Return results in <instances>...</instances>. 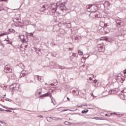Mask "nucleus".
Instances as JSON below:
<instances>
[{"mask_svg": "<svg viewBox=\"0 0 126 126\" xmlns=\"http://www.w3.org/2000/svg\"><path fill=\"white\" fill-rule=\"evenodd\" d=\"M56 5L57 7H60V9L63 12L66 10V7H65V6H64V3H62L60 1L57 2L56 3Z\"/></svg>", "mask_w": 126, "mask_h": 126, "instance_id": "f257e3e1", "label": "nucleus"}, {"mask_svg": "<svg viewBox=\"0 0 126 126\" xmlns=\"http://www.w3.org/2000/svg\"><path fill=\"white\" fill-rule=\"evenodd\" d=\"M59 28L60 27L58 25H55L53 26V29H55V31H58V30H59L60 35H64L65 33L64 30L63 29H60Z\"/></svg>", "mask_w": 126, "mask_h": 126, "instance_id": "f03ea898", "label": "nucleus"}, {"mask_svg": "<svg viewBox=\"0 0 126 126\" xmlns=\"http://www.w3.org/2000/svg\"><path fill=\"white\" fill-rule=\"evenodd\" d=\"M115 22L116 23V26H118V27H122V26H124L125 23H124V21L121 20L120 18H118L116 19H115Z\"/></svg>", "mask_w": 126, "mask_h": 126, "instance_id": "7ed1b4c3", "label": "nucleus"}, {"mask_svg": "<svg viewBox=\"0 0 126 126\" xmlns=\"http://www.w3.org/2000/svg\"><path fill=\"white\" fill-rule=\"evenodd\" d=\"M97 10H98V6H97V5H91V9H90V11L91 12H96V11H97Z\"/></svg>", "mask_w": 126, "mask_h": 126, "instance_id": "20e7f679", "label": "nucleus"}, {"mask_svg": "<svg viewBox=\"0 0 126 126\" xmlns=\"http://www.w3.org/2000/svg\"><path fill=\"white\" fill-rule=\"evenodd\" d=\"M13 90H19V84L14 83L10 86Z\"/></svg>", "mask_w": 126, "mask_h": 126, "instance_id": "39448f33", "label": "nucleus"}, {"mask_svg": "<svg viewBox=\"0 0 126 126\" xmlns=\"http://www.w3.org/2000/svg\"><path fill=\"white\" fill-rule=\"evenodd\" d=\"M4 71V72L7 73H8L9 72H10L11 73L12 70H11V69H10V68L9 67V65H6L5 66Z\"/></svg>", "mask_w": 126, "mask_h": 126, "instance_id": "423d86ee", "label": "nucleus"}, {"mask_svg": "<svg viewBox=\"0 0 126 126\" xmlns=\"http://www.w3.org/2000/svg\"><path fill=\"white\" fill-rule=\"evenodd\" d=\"M19 38H20L21 40H22L23 43H24L25 42H27V41H28V40H27V36H24V35H19Z\"/></svg>", "mask_w": 126, "mask_h": 126, "instance_id": "0eeeda50", "label": "nucleus"}, {"mask_svg": "<svg viewBox=\"0 0 126 126\" xmlns=\"http://www.w3.org/2000/svg\"><path fill=\"white\" fill-rule=\"evenodd\" d=\"M48 8H49V6H48V5H43L40 9V12L45 11L46 9H48Z\"/></svg>", "mask_w": 126, "mask_h": 126, "instance_id": "6e6552de", "label": "nucleus"}, {"mask_svg": "<svg viewBox=\"0 0 126 126\" xmlns=\"http://www.w3.org/2000/svg\"><path fill=\"white\" fill-rule=\"evenodd\" d=\"M97 48L99 52H104L105 51V47L101 44H98L97 45Z\"/></svg>", "mask_w": 126, "mask_h": 126, "instance_id": "1a4fd4ad", "label": "nucleus"}, {"mask_svg": "<svg viewBox=\"0 0 126 126\" xmlns=\"http://www.w3.org/2000/svg\"><path fill=\"white\" fill-rule=\"evenodd\" d=\"M93 18H94V17H96L97 18H99L101 17V15H100V13H99L98 12H95L94 15H93Z\"/></svg>", "mask_w": 126, "mask_h": 126, "instance_id": "9d476101", "label": "nucleus"}, {"mask_svg": "<svg viewBox=\"0 0 126 126\" xmlns=\"http://www.w3.org/2000/svg\"><path fill=\"white\" fill-rule=\"evenodd\" d=\"M27 75V73H26V71L23 69V70L21 71V73L20 75V77L21 78V77H23V76H25V75Z\"/></svg>", "mask_w": 126, "mask_h": 126, "instance_id": "9b49d317", "label": "nucleus"}, {"mask_svg": "<svg viewBox=\"0 0 126 126\" xmlns=\"http://www.w3.org/2000/svg\"><path fill=\"white\" fill-rule=\"evenodd\" d=\"M49 96H51V94L50 93H47L46 94L40 95V98H41V99H44V98H43V97H48Z\"/></svg>", "mask_w": 126, "mask_h": 126, "instance_id": "f8f14e48", "label": "nucleus"}, {"mask_svg": "<svg viewBox=\"0 0 126 126\" xmlns=\"http://www.w3.org/2000/svg\"><path fill=\"white\" fill-rule=\"evenodd\" d=\"M27 47H28V46L27 45H24V44H22L20 47V50H21L22 51H25V50H26Z\"/></svg>", "mask_w": 126, "mask_h": 126, "instance_id": "ddd939ff", "label": "nucleus"}, {"mask_svg": "<svg viewBox=\"0 0 126 126\" xmlns=\"http://www.w3.org/2000/svg\"><path fill=\"white\" fill-rule=\"evenodd\" d=\"M100 41H106V42H109L110 39H109V37H103L100 39Z\"/></svg>", "mask_w": 126, "mask_h": 126, "instance_id": "4468645a", "label": "nucleus"}, {"mask_svg": "<svg viewBox=\"0 0 126 126\" xmlns=\"http://www.w3.org/2000/svg\"><path fill=\"white\" fill-rule=\"evenodd\" d=\"M48 122H50L51 120H53V121H58V118L57 117H49L47 119Z\"/></svg>", "mask_w": 126, "mask_h": 126, "instance_id": "2eb2a0df", "label": "nucleus"}, {"mask_svg": "<svg viewBox=\"0 0 126 126\" xmlns=\"http://www.w3.org/2000/svg\"><path fill=\"white\" fill-rule=\"evenodd\" d=\"M104 31L105 34H108V33H110V29L108 28V27H106L104 28Z\"/></svg>", "mask_w": 126, "mask_h": 126, "instance_id": "dca6fc26", "label": "nucleus"}, {"mask_svg": "<svg viewBox=\"0 0 126 126\" xmlns=\"http://www.w3.org/2000/svg\"><path fill=\"white\" fill-rule=\"evenodd\" d=\"M18 66L19 67V69H24L25 68L24 65L22 63L18 64Z\"/></svg>", "mask_w": 126, "mask_h": 126, "instance_id": "f3484780", "label": "nucleus"}, {"mask_svg": "<svg viewBox=\"0 0 126 126\" xmlns=\"http://www.w3.org/2000/svg\"><path fill=\"white\" fill-rule=\"evenodd\" d=\"M0 126H6V123L4 122L0 121Z\"/></svg>", "mask_w": 126, "mask_h": 126, "instance_id": "a211bd4d", "label": "nucleus"}, {"mask_svg": "<svg viewBox=\"0 0 126 126\" xmlns=\"http://www.w3.org/2000/svg\"><path fill=\"white\" fill-rule=\"evenodd\" d=\"M86 8L87 9V11L89 12H91V11H90V10L91 9V5H87L86 6Z\"/></svg>", "mask_w": 126, "mask_h": 126, "instance_id": "6ab92c4d", "label": "nucleus"}, {"mask_svg": "<svg viewBox=\"0 0 126 126\" xmlns=\"http://www.w3.org/2000/svg\"><path fill=\"white\" fill-rule=\"evenodd\" d=\"M120 97L121 98V99H122L123 100H125V99L126 98V97H125L124 94H120Z\"/></svg>", "mask_w": 126, "mask_h": 126, "instance_id": "aec40b11", "label": "nucleus"}, {"mask_svg": "<svg viewBox=\"0 0 126 126\" xmlns=\"http://www.w3.org/2000/svg\"><path fill=\"white\" fill-rule=\"evenodd\" d=\"M58 111H59L60 112H65V111H68V109H66V110H63V109L62 108H59L58 109Z\"/></svg>", "mask_w": 126, "mask_h": 126, "instance_id": "412c9836", "label": "nucleus"}, {"mask_svg": "<svg viewBox=\"0 0 126 126\" xmlns=\"http://www.w3.org/2000/svg\"><path fill=\"white\" fill-rule=\"evenodd\" d=\"M9 32H10V33H15V30H14L13 29H9Z\"/></svg>", "mask_w": 126, "mask_h": 126, "instance_id": "4be33fe9", "label": "nucleus"}, {"mask_svg": "<svg viewBox=\"0 0 126 126\" xmlns=\"http://www.w3.org/2000/svg\"><path fill=\"white\" fill-rule=\"evenodd\" d=\"M81 38V36H79L78 35H76V36H75V40H79Z\"/></svg>", "mask_w": 126, "mask_h": 126, "instance_id": "5701e85b", "label": "nucleus"}, {"mask_svg": "<svg viewBox=\"0 0 126 126\" xmlns=\"http://www.w3.org/2000/svg\"><path fill=\"white\" fill-rule=\"evenodd\" d=\"M88 113V110H83V111H82V114H86V113Z\"/></svg>", "mask_w": 126, "mask_h": 126, "instance_id": "b1692460", "label": "nucleus"}, {"mask_svg": "<svg viewBox=\"0 0 126 126\" xmlns=\"http://www.w3.org/2000/svg\"><path fill=\"white\" fill-rule=\"evenodd\" d=\"M78 54H79V55H80V56H83V52H82L80 50L78 51Z\"/></svg>", "mask_w": 126, "mask_h": 126, "instance_id": "393cba45", "label": "nucleus"}, {"mask_svg": "<svg viewBox=\"0 0 126 126\" xmlns=\"http://www.w3.org/2000/svg\"><path fill=\"white\" fill-rule=\"evenodd\" d=\"M41 89H39L36 92V94H38V95H40V94H41Z\"/></svg>", "mask_w": 126, "mask_h": 126, "instance_id": "a878e982", "label": "nucleus"}, {"mask_svg": "<svg viewBox=\"0 0 126 126\" xmlns=\"http://www.w3.org/2000/svg\"><path fill=\"white\" fill-rule=\"evenodd\" d=\"M64 125H66V126H69L70 124L69 122H67V121H65L64 123Z\"/></svg>", "mask_w": 126, "mask_h": 126, "instance_id": "bb28decb", "label": "nucleus"}, {"mask_svg": "<svg viewBox=\"0 0 126 126\" xmlns=\"http://www.w3.org/2000/svg\"><path fill=\"white\" fill-rule=\"evenodd\" d=\"M3 108H5V109H7L8 110H13V108H8L7 107L4 106H3Z\"/></svg>", "mask_w": 126, "mask_h": 126, "instance_id": "cd10ccee", "label": "nucleus"}, {"mask_svg": "<svg viewBox=\"0 0 126 126\" xmlns=\"http://www.w3.org/2000/svg\"><path fill=\"white\" fill-rule=\"evenodd\" d=\"M59 68H60V69H64V68H65V67L60 65Z\"/></svg>", "mask_w": 126, "mask_h": 126, "instance_id": "c85d7f7f", "label": "nucleus"}, {"mask_svg": "<svg viewBox=\"0 0 126 126\" xmlns=\"http://www.w3.org/2000/svg\"><path fill=\"white\" fill-rule=\"evenodd\" d=\"M5 35H6V33H3L1 34H0V37H1L2 36H5Z\"/></svg>", "mask_w": 126, "mask_h": 126, "instance_id": "c756f323", "label": "nucleus"}, {"mask_svg": "<svg viewBox=\"0 0 126 126\" xmlns=\"http://www.w3.org/2000/svg\"><path fill=\"white\" fill-rule=\"evenodd\" d=\"M38 80H39V81H41V82H42V81H43V79H42L41 77H38Z\"/></svg>", "mask_w": 126, "mask_h": 126, "instance_id": "7c9ffc66", "label": "nucleus"}, {"mask_svg": "<svg viewBox=\"0 0 126 126\" xmlns=\"http://www.w3.org/2000/svg\"><path fill=\"white\" fill-rule=\"evenodd\" d=\"M0 1H4L5 2H6L7 3V2H8V0H0Z\"/></svg>", "mask_w": 126, "mask_h": 126, "instance_id": "2f4dec72", "label": "nucleus"}, {"mask_svg": "<svg viewBox=\"0 0 126 126\" xmlns=\"http://www.w3.org/2000/svg\"><path fill=\"white\" fill-rule=\"evenodd\" d=\"M93 119H94V120H102V119H98L97 117H94Z\"/></svg>", "mask_w": 126, "mask_h": 126, "instance_id": "473e14b6", "label": "nucleus"}, {"mask_svg": "<svg viewBox=\"0 0 126 126\" xmlns=\"http://www.w3.org/2000/svg\"><path fill=\"white\" fill-rule=\"evenodd\" d=\"M105 116H107V117H111V116H112V114H106Z\"/></svg>", "mask_w": 126, "mask_h": 126, "instance_id": "72a5a7b5", "label": "nucleus"}, {"mask_svg": "<svg viewBox=\"0 0 126 126\" xmlns=\"http://www.w3.org/2000/svg\"><path fill=\"white\" fill-rule=\"evenodd\" d=\"M77 54H75V53H73V57H77Z\"/></svg>", "mask_w": 126, "mask_h": 126, "instance_id": "f704fd0d", "label": "nucleus"}, {"mask_svg": "<svg viewBox=\"0 0 126 126\" xmlns=\"http://www.w3.org/2000/svg\"><path fill=\"white\" fill-rule=\"evenodd\" d=\"M0 111H1V112H4V109H2V108H0Z\"/></svg>", "mask_w": 126, "mask_h": 126, "instance_id": "c9c22d12", "label": "nucleus"}, {"mask_svg": "<svg viewBox=\"0 0 126 126\" xmlns=\"http://www.w3.org/2000/svg\"><path fill=\"white\" fill-rule=\"evenodd\" d=\"M37 117H38L39 118H43V116H42V115H39V116H38Z\"/></svg>", "mask_w": 126, "mask_h": 126, "instance_id": "e433bc0d", "label": "nucleus"}, {"mask_svg": "<svg viewBox=\"0 0 126 126\" xmlns=\"http://www.w3.org/2000/svg\"><path fill=\"white\" fill-rule=\"evenodd\" d=\"M94 84H96V83H97V80H95L94 81Z\"/></svg>", "mask_w": 126, "mask_h": 126, "instance_id": "4c0bfd02", "label": "nucleus"}, {"mask_svg": "<svg viewBox=\"0 0 126 126\" xmlns=\"http://www.w3.org/2000/svg\"><path fill=\"white\" fill-rule=\"evenodd\" d=\"M30 34L31 35V36H32V37H34V36H33V33L31 32V33H30Z\"/></svg>", "mask_w": 126, "mask_h": 126, "instance_id": "58836bf2", "label": "nucleus"}, {"mask_svg": "<svg viewBox=\"0 0 126 126\" xmlns=\"http://www.w3.org/2000/svg\"><path fill=\"white\" fill-rule=\"evenodd\" d=\"M59 120H60V121H62V120H63V118H58V121H59Z\"/></svg>", "mask_w": 126, "mask_h": 126, "instance_id": "ea45409f", "label": "nucleus"}, {"mask_svg": "<svg viewBox=\"0 0 126 126\" xmlns=\"http://www.w3.org/2000/svg\"><path fill=\"white\" fill-rule=\"evenodd\" d=\"M4 111H5V112H11V111H9L8 110H5Z\"/></svg>", "mask_w": 126, "mask_h": 126, "instance_id": "a19ab883", "label": "nucleus"}, {"mask_svg": "<svg viewBox=\"0 0 126 126\" xmlns=\"http://www.w3.org/2000/svg\"><path fill=\"white\" fill-rule=\"evenodd\" d=\"M124 73L126 74V69L124 70Z\"/></svg>", "mask_w": 126, "mask_h": 126, "instance_id": "79ce46f5", "label": "nucleus"}, {"mask_svg": "<svg viewBox=\"0 0 126 126\" xmlns=\"http://www.w3.org/2000/svg\"><path fill=\"white\" fill-rule=\"evenodd\" d=\"M67 99L68 101H70V99H69V98L67 97Z\"/></svg>", "mask_w": 126, "mask_h": 126, "instance_id": "37998d69", "label": "nucleus"}, {"mask_svg": "<svg viewBox=\"0 0 126 126\" xmlns=\"http://www.w3.org/2000/svg\"><path fill=\"white\" fill-rule=\"evenodd\" d=\"M69 50L71 51V50H72V48H69Z\"/></svg>", "mask_w": 126, "mask_h": 126, "instance_id": "c03bdc74", "label": "nucleus"}, {"mask_svg": "<svg viewBox=\"0 0 126 126\" xmlns=\"http://www.w3.org/2000/svg\"><path fill=\"white\" fill-rule=\"evenodd\" d=\"M82 125H85V122H83L82 123Z\"/></svg>", "mask_w": 126, "mask_h": 126, "instance_id": "a18cd8bd", "label": "nucleus"}, {"mask_svg": "<svg viewBox=\"0 0 126 126\" xmlns=\"http://www.w3.org/2000/svg\"><path fill=\"white\" fill-rule=\"evenodd\" d=\"M74 39V37L73 36H72V40H73Z\"/></svg>", "mask_w": 126, "mask_h": 126, "instance_id": "49530a36", "label": "nucleus"}, {"mask_svg": "<svg viewBox=\"0 0 126 126\" xmlns=\"http://www.w3.org/2000/svg\"><path fill=\"white\" fill-rule=\"evenodd\" d=\"M90 80H92V78L90 77Z\"/></svg>", "mask_w": 126, "mask_h": 126, "instance_id": "de8ad7c7", "label": "nucleus"}, {"mask_svg": "<svg viewBox=\"0 0 126 126\" xmlns=\"http://www.w3.org/2000/svg\"><path fill=\"white\" fill-rule=\"evenodd\" d=\"M50 98H53V96H52V95H50Z\"/></svg>", "mask_w": 126, "mask_h": 126, "instance_id": "09e8293b", "label": "nucleus"}, {"mask_svg": "<svg viewBox=\"0 0 126 126\" xmlns=\"http://www.w3.org/2000/svg\"><path fill=\"white\" fill-rule=\"evenodd\" d=\"M73 92H76V91H73Z\"/></svg>", "mask_w": 126, "mask_h": 126, "instance_id": "8fccbe9b", "label": "nucleus"}, {"mask_svg": "<svg viewBox=\"0 0 126 126\" xmlns=\"http://www.w3.org/2000/svg\"><path fill=\"white\" fill-rule=\"evenodd\" d=\"M8 111H11V110H10V109H8Z\"/></svg>", "mask_w": 126, "mask_h": 126, "instance_id": "3c124183", "label": "nucleus"}, {"mask_svg": "<svg viewBox=\"0 0 126 126\" xmlns=\"http://www.w3.org/2000/svg\"><path fill=\"white\" fill-rule=\"evenodd\" d=\"M81 107H83V106L82 105H81Z\"/></svg>", "mask_w": 126, "mask_h": 126, "instance_id": "603ef678", "label": "nucleus"}, {"mask_svg": "<svg viewBox=\"0 0 126 126\" xmlns=\"http://www.w3.org/2000/svg\"><path fill=\"white\" fill-rule=\"evenodd\" d=\"M10 102L11 101V99H10V100H9Z\"/></svg>", "mask_w": 126, "mask_h": 126, "instance_id": "864d4df0", "label": "nucleus"}, {"mask_svg": "<svg viewBox=\"0 0 126 126\" xmlns=\"http://www.w3.org/2000/svg\"><path fill=\"white\" fill-rule=\"evenodd\" d=\"M0 11H1V9H0Z\"/></svg>", "mask_w": 126, "mask_h": 126, "instance_id": "5fc2aeb1", "label": "nucleus"}, {"mask_svg": "<svg viewBox=\"0 0 126 126\" xmlns=\"http://www.w3.org/2000/svg\"><path fill=\"white\" fill-rule=\"evenodd\" d=\"M97 86H98V84H96Z\"/></svg>", "mask_w": 126, "mask_h": 126, "instance_id": "6e6d98bb", "label": "nucleus"}]
</instances>
